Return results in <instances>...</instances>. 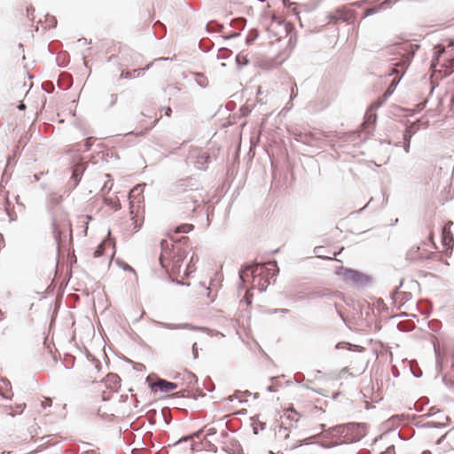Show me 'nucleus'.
Here are the masks:
<instances>
[{"instance_id": "13", "label": "nucleus", "mask_w": 454, "mask_h": 454, "mask_svg": "<svg viewBox=\"0 0 454 454\" xmlns=\"http://www.w3.org/2000/svg\"><path fill=\"white\" fill-rule=\"evenodd\" d=\"M184 200H186V204H188L189 201L192 204V210H194L196 206H199L203 201L201 194L195 191L188 192L185 195Z\"/></svg>"}, {"instance_id": "7", "label": "nucleus", "mask_w": 454, "mask_h": 454, "mask_svg": "<svg viewBox=\"0 0 454 454\" xmlns=\"http://www.w3.org/2000/svg\"><path fill=\"white\" fill-rule=\"evenodd\" d=\"M296 136L297 141H301L311 146H320V143L325 137L324 134L320 131L300 133Z\"/></svg>"}, {"instance_id": "25", "label": "nucleus", "mask_w": 454, "mask_h": 454, "mask_svg": "<svg viewBox=\"0 0 454 454\" xmlns=\"http://www.w3.org/2000/svg\"><path fill=\"white\" fill-rule=\"evenodd\" d=\"M198 261H199L198 256L193 254V255L191 257V261H190V263H189V264H188V266H187V270H190V271H192H192H194V270H195V269H194L193 265H192V264H194V262H197Z\"/></svg>"}, {"instance_id": "55", "label": "nucleus", "mask_w": 454, "mask_h": 454, "mask_svg": "<svg viewBox=\"0 0 454 454\" xmlns=\"http://www.w3.org/2000/svg\"><path fill=\"white\" fill-rule=\"evenodd\" d=\"M371 201H372V199H370V200H368L367 204L364 206L365 207L370 205Z\"/></svg>"}, {"instance_id": "10", "label": "nucleus", "mask_w": 454, "mask_h": 454, "mask_svg": "<svg viewBox=\"0 0 454 454\" xmlns=\"http://www.w3.org/2000/svg\"><path fill=\"white\" fill-rule=\"evenodd\" d=\"M407 258L411 261L423 260L429 258V254L426 252L420 251L419 247H412L406 254Z\"/></svg>"}, {"instance_id": "60", "label": "nucleus", "mask_w": 454, "mask_h": 454, "mask_svg": "<svg viewBox=\"0 0 454 454\" xmlns=\"http://www.w3.org/2000/svg\"><path fill=\"white\" fill-rule=\"evenodd\" d=\"M364 208H365V207L360 208V210L358 212H362Z\"/></svg>"}, {"instance_id": "6", "label": "nucleus", "mask_w": 454, "mask_h": 454, "mask_svg": "<svg viewBox=\"0 0 454 454\" xmlns=\"http://www.w3.org/2000/svg\"><path fill=\"white\" fill-rule=\"evenodd\" d=\"M336 274L338 276H340L342 278V279L347 284H349V285L366 286L370 281V278L368 276H366L357 270L344 268V267H339L336 270Z\"/></svg>"}, {"instance_id": "23", "label": "nucleus", "mask_w": 454, "mask_h": 454, "mask_svg": "<svg viewBox=\"0 0 454 454\" xmlns=\"http://www.w3.org/2000/svg\"><path fill=\"white\" fill-rule=\"evenodd\" d=\"M258 37V33L255 30H252L246 39L247 43H251Z\"/></svg>"}, {"instance_id": "46", "label": "nucleus", "mask_w": 454, "mask_h": 454, "mask_svg": "<svg viewBox=\"0 0 454 454\" xmlns=\"http://www.w3.org/2000/svg\"><path fill=\"white\" fill-rule=\"evenodd\" d=\"M25 107H26V106H25V104H24V103H22V102L18 106V108H19L20 110L25 109Z\"/></svg>"}, {"instance_id": "16", "label": "nucleus", "mask_w": 454, "mask_h": 454, "mask_svg": "<svg viewBox=\"0 0 454 454\" xmlns=\"http://www.w3.org/2000/svg\"><path fill=\"white\" fill-rule=\"evenodd\" d=\"M192 229H193V225L184 223V224H181V225L177 226L176 229V233H188L191 231H192Z\"/></svg>"}, {"instance_id": "50", "label": "nucleus", "mask_w": 454, "mask_h": 454, "mask_svg": "<svg viewBox=\"0 0 454 454\" xmlns=\"http://www.w3.org/2000/svg\"><path fill=\"white\" fill-rule=\"evenodd\" d=\"M258 428H260L261 430H263L264 429V424L263 423H260V425L258 426Z\"/></svg>"}, {"instance_id": "28", "label": "nucleus", "mask_w": 454, "mask_h": 454, "mask_svg": "<svg viewBox=\"0 0 454 454\" xmlns=\"http://www.w3.org/2000/svg\"><path fill=\"white\" fill-rule=\"evenodd\" d=\"M297 97V85L296 83H294L292 87H291V91H290V99L293 100L294 98H295Z\"/></svg>"}, {"instance_id": "4", "label": "nucleus", "mask_w": 454, "mask_h": 454, "mask_svg": "<svg viewBox=\"0 0 454 454\" xmlns=\"http://www.w3.org/2000/svg\"><path fill=\"white\" fill-rule=\"evenodd\" d=\"M52 231L54 238L58 243H59L63 238H66L67 231H72L71 223L67 218V215L64 212L56 211L52 215Z\"/></svg>"}, {"instance_id": "58", "label": "nucleus", "mask_w": 454, "mask_h": 454, "mask_svg": "<svg viewBox=\"0 0 454 454\" xmlns=\"http://www.w3.org/2000/svg\"><path fill=\"white\" fill-rule=\"evenodd\" d=\"M3 395L4 398H9L5 394L2 393L1 394Z\"/></svg>"}, {"instance_id": "22", "label": "nucleus", "mask_w": 454, "mask_h": 454, "mask_svg": "<svg viewBox=\"0 0 454 454\" xmlns=\"http://www.w3.org/2000/svg\"><path fill=\"white\" fill-rule=\"evenodd\" d=\"M279 436H283L285 439L288 438L289 436V431L286 427H280L278 433Z\"/></svg>"}, {"instance_id": "53", "label": "nucleus", "mask_w": 454, "mask_h": 454, "mask_svg": "<svg viewBox=\"0 0 454 454\" xmlns=\"http://www.w3.org/2000/svg\"><path fill=\"white\" fill-rule=\"evenodd\" d=\"M254 434H258V432H257V427H256V426H254Z\"/></svg>"}, {"instance_id": "56", "label": "nucleus", "mask_w": 454, "mask_h": 454, "mask_svg": "<svg viewBox=\"0 0 454 454\" xmlns=\"http://www.w3.org/2000/svg\"><path fill=\"white\" fill-rule=\"evenodd\" d=\"M371 201H372V199H370V200H368L367 204L364 206L365 207L370 205Z\"/></svg>"}, {"instance_id": "15", "label": "nucleus", "mask_w": 454, "mask_h": 454, "mask_svg": "<svg viewBox=\"0 0 454 454\" xmlns=\"http://www.w3.org/2000/svg\"><path fill=\"white\" fill-rule=\"evenodd\" d=\"M83 171H84V168L82 165H76L74 167L71 179L74 181V186H76L79 184V182L81 180V175L82 174Z\"/></svg>"}, {"instance_id": "38", "label": "nucleus", "mask_w": 454, "mask_h": 454, "mask_svg": "<svg viewBox=\"0 0 454 454\" xmlns=\"http://www.w3.org/2000/svg\"><path fill=\"white\" fill-rule=\"evenodd\" d=\"M367 120L368 121H371V122H375L376 121V115L375 114H367Z\"/></svg>"}, {"instance_id": "17", "label": "nucleus", "mask_w": 454, "mask_h": 454, "mask_svg": "<svg viewBox=\"0 0 454 454\" xmlns=\"http://www.w3.org/2000/svg\"><path fill=\"white\" fill-rule=\"evenodd\" d=\"M165 91L169 97L176 96L180 91V88L176 85L169 84L166 87Z\"/></svg>"}, {"instance_id": "44", "label": "nucleus", "mask_w": 454, "mask_h": 454, "mask_svg": "<svg viewBox=\"0 0 454 454\" xmlns=\"http://www.w3.org/2000/svg\"><path fill=\"white\" fill-rule=\"evenodd\" d=\"M192 436H189V437L183 438V439L179 440L176 443H177V444H178V443H181L183 441H187V440L192 439Z\"/></svg>"}, {"instance_id": "1", "label": "nucleus", "mask_w": 454, "mask_h": 454, "mask_svg": "<svg viewBox=\"0 0 454 454\" xmlns=\"http://www.w3.org/2000/svg\"><path fill=\"white\" fill-rule=\"evenodd\" d=\"M278 273L277 262L273 261L264 264L245 266L239 271V278L243 284L249 282L252 278V288L264 292L270 284V278L276 277Z\"/></svg>"}, {"instance_id": "54", "label": "nucleus", "mask_w": 454, "mask_h": 454, "mask_svg": "<svg viewBox=\"0 0 454 454\" xmlns=\"http://www.w3.org/2000/svg\"><path fill=\"white\" fill-rule=\"evenodd\" d=\"M4 317H3V312L0 310V321L3 320Z\"/></svg>"}, {"instance_id": "29", "label": "nucleus", "mask_w": 454, "mask_h": 454, "mask_svg": "<svg viewBox=\"0 0 454 454\" xmlns=\"http://www.w3.org/2000/svg\"><path fill=\"white\" fill-rule=\"evenodd\" d=\"M385 100H386V98L383 97L382 98H380L375 103H373L371 107L372 108H378V107L381 106L384 104Z\"/></svg>"}, {"instance_id": "3", "label": "nucleus", "mask_w": 454, "mask_h": 454, "mask_svg": "<svg viewBox=\"0 0 454 454\" xmlns=\"http://www.w3.org/2000/svg\"><path fill=\"white\" fill-rule=\"evenodd\" d=\"M396 49L398 54L402 56V59L393 63L390 74H398L400 72L403 74L404 73L414 56L415 51L419 49V45L413 43H402L398 45Z\"/></svg>"}, {"instance_id": "19", "label": "nucleus", "mask_w": 454, "mask_h": 454, "mask_svg": "<svg viewBox=\"0 0 454 454\" xmlns=\"http://www.w3.org/2000/svg\"><path fill=\"white\" fill-rule=\"evenodd\" d=\"M326 295H327V294L325 293V292L315 291V292L309 293L308 295H307V298L308 299H318V298H323V297H325Z\"/></svg>"}, {"instance_id": "42", "label": "nucleus", "mask_w": 454, "mask_h": 454, "mask_svg": "<svg viewBox=\"0 0 454 454\" xmlns=\"http://www.w3.org/2000/svg\"><path fill=\"white\" fill-rule=\"evenodd\" d=\"M171 112H172V110H171V108H170V107H166V108H165V114H166V115L170 116Z\"/></svg>"}, {"instance_id": "61", "label": "nucleus", "mask_w": 454, "mask_h": 454, "mask_svg": "<svg viewBox=\"0 0 454 454\" xmlns=\"http://www.w3.org/2000/svg\"><path fill=\"white\" fill-rule=\"evenodd\" d=\"M340 345H341V344H340V343H339V344L336 346V348H339L340 347Z\"/></svg>"}, {"instance_id": "24", "label": "nucleus", "mask_w": 454, "mask_h": 454, "mask_svg": "<svg viewBox=\"0 0 454 454\" xmlns=\"http://www.w3.org/2000/svg\"><path fill=\"white\" fill-rule=\"evenodd\" d=\"M106 246V243H101L95 250L94 256L99 257L104 254V247Z\"/></svg>"}, {"instance_id": "33", "label": "nucleus", "mask_w": 454, "mask_h": 454, "mask_svg": "<svg viewBox=\"0 0 454 454\" xmlns=\"http://www.w3.org/2000/svg\"><path fill=\"white\" fill-rule=\"evenodd\" d=\"M117 101V95L116 94H111L110 95V106H114Z\"/></svg>"}, {"instance_id": "45", "label": "nucleus", "mask_w": 454, "mask_h": 454, "mask_svg": "<svg viewBox=\"0 0 454 454\" xmlns=\"http://www.w3.org/2000/svg\"><path fill=\"white\" fill-rule=\"evenodd\" d=\"M90 139H91V138L90 137V138H88V139H87V141H86L85 145H86L87 149H89V148H90V145H91V144H90Z\"/></svg>"}, {"instance_id": "32", "label": "nucleus", "mask_w": 454, "mask_h": 454, "mask_svg": "<svg viewBox=\"0 0 454 454\" xmlns=\"http://www.w3.org/2000/svg\"><path fill=\"white\" fill-rule=\"evenodd\" d=\"M380 454H395V447L393 445L389 446L385 452H381Z\"/></svg>"}, {"instance_id": "41", "label": "nucleus", "mask_w": 454, "mask_h": 454, "mask_svg": "<svg viewBox=\"0 0 454 454\" xmlns=\"http://www.w3.org/2000/svg\"><path fill=\"white\" fill-rule=\"evenodd\" d=\"M207 31H209V32L214 31L213 24H212L211 22H210V23H208V24L207 25Z\"/></svg>"}, {"instance_id": "36", "label": "nucleus", "mask_w": 454, "mask_h": 454, "mask_svg": "<svg viewBox=\"0 0 454 454\" xmlns=\"http://www.w3.org/2000/svg\"><path fill=\"white\" fill-rule=\"evenodd\" d=\"M394 88L390 87L387 89V90L384 93V98H387L394 92Z\"/></svg>"}, {"instance_id": "26", "label": "nucleus", "mask_w": 454, "mask_h": 454, "mask_svg": "<svg viewBox=\"0 0 454 454\" xmlns=\"http://www.w3.org/2000/svg\"><path fill=\"white\" fill-rule=\"evenodd\" d=\"M52 404V401L51 398L49 397H45L42 402H41V406L43 409H46L47 407H51Z\"/></svg>"}, {"instance_id": "52", "label": "nucleus", "mask_w": 454, "mask_h": 454, "mask_svg": "<svg viewBox=\"0 0 454 454\" xmlns=\"http://www.w3.org/2000/svg\"><path fill=\"white\" fill-rule=\"evenodd\" d=\"M280 311H281L282 313H286V312H287V311H288V309H280Z\"/></svg>"}, {"instance_id": "5", "label": "nucleus", "mask_w": 454, "mask_h": 454, "mask_svg": "<svg viewBox=\"0 0 454 454\" xmlns=\"http://www.w3.org/2000/svg\"><path fill=\"white\" fill-rule=\"evenodd\" d=\"M338 432L343 434L347 442H356L366 435L367 427L363 423H348L340 426Z\"/></svg>"}, {"instance_id": "37", "label": "nucleus", "mask_w": 454, "mask_h": 454, "mask_svg": "<svg viewBox=\"0 0 454 454\" xmlns=\"http://www.w3.org/2000/svg\"><path fill=\"white\" fill-rule=\"evenodd\" d=\"M411 141H404L403 150L406 153L410 152Z\"/></svg>"}, {"instance_id": "12", "label": "nucleus", "mask_w": 454, "mask_h": 454, "mask_svg": "<svg viewBox=\"0 0 454 454\" xmlns=\"http://www.w3.org/2000/svg\"><path fill=\"white\" fill-rule=\"evenodd\" d=\"M391 4H392V0H385L379 5L366 9L363 18H366L368 16L376 14V13L380 12V11L386 10V9L389 8L391 6Z\"/></svg>"}, {"instance_id": "35", "label": "nucleus", "mask_w": 454, "mask_h": 454, "mask_svg": "<svg viewBox=\"0 0 454 454\" xmlns=\"http://www.w3.org/2000/svg\"><path fill=\"white\" fill-rule=\"evenodd\" d=\"M292 101H293V100H291V99H290V100L287 102V104L286 105V106L283 108V110H282V111H289V110H291V109H292V107H293V103H292Z\"/></svg>"}, {"instance_id": "27", "label": "nucleus", "mask_w": 454, "mask_h": 454, "mask_svg": "<svg viewBox=\"0 0 454 454\" xmlns=\"http://www.w3.org/2000/svg\"><path fill=\"white\" fill-rule=\"evenodd\" d=\"M442 382L444 383V385H446L447 387H452L454 386V379L452 378H447V376H443L442 377Z\"/></svg>"}, {"instance_id": "57", "label": "nucleus", "mask_w": 454, "mask_h": 454, "mask_svg": "<svg viewBox=\"0 0 454 454\" xmlns=\"http://www.w3.org/2000/svg\"><path fill=\"white\" fill-rule=\"evenodd\" d=\"M371 201H372V199H370V200H368L367 204L364 206L365 207L370 205Z\"/></svg>"}, {"instance_id": "14", "label": "nucleus", "mask_w": 454, "mask_h": 454, "mask_svg": "<svg viewBox=\"0 0 454 454\" xmlns=\"http://www.w3.org/2000/svg\"><path fill=\"white\" fill-rule=\"evenodd\" d=\"M419 129L418 122L411 123L405 129L403 133V141H411L412 136L418 131Z\"/></svg>"}, {"instance_id": "47", "label": "nucleus", "mask_w": 454, "mask_h": 454, "mask_svg": "<svg viewBox=\"0 0 454 454\" xmlns=\"http://www.w3.org/2000/svg\"><path fill=\"white\" fill-rule=\"evenodd\" d=\"M239 33H234V34H232V35H229L227 38H233V37H237V36H239Z\"/></svg>"}, {"instance_id": "11", "label": "nucleus", "mask_w": 454, "mask_h": 454, "mask_svg": "<svg viewBox=\"0 0 454 454\" xmlns=\"http://www.w3.org/2000/svg\"><path fill=\"white\" fill-rule=\"evenodd\" d=\"M176 387H177V385L176 383L168 381L166 380H158L153 385V388H156L161 393H167L170 390L176 389Z\"/></svg>"}, {"instance_id": "9", "label": "nucleus", "mask_w": 454, "mask_h": 454, "mask_svg": "<svg viewBox=\"0 0 454 454\" xmlns=\"http://www.w3.org/2000/svg\"><path fill=\"white\" fill-rule=\"evenodd\" d=\"M434 354H435V364L437 371L442 370V363H443V357L448 355H451L454 358V352L451 353L449 347L444 346L442 348V354L441 353V350L434 345Z\"/></svg>"}, {"instance_id": "48", "label": "nucleus", "mask_w": 454, "mask_h": 454, "mask_svg": "<svg viewBox=\"0 0 454 454\" xmlns=\"http://www.w3.org/2000/svg\"><path fill=\"white\" fill-rule=\"evenodd\" d=\"M59 199H60V196L55 195L52 200H54L56 202H58Z\"/></svg>"}, {"instance_id": "43", "label": "nucleus", "mask_w": 454, "mask_h": 454, "mask_svg": "<svg viewBox=\"0 0 454 454\" xmlns=\"http://www.w3.org/2000/svg\"><path fill=\"white\" fill-rule=\"evenodd\" d=\"M121 78L128 79V78H130V77H131V75H130L129 73H127V74H121Z\"/></svg>"}, {"instance_id": "34", "label": "nucleus", "mask_w": 454, "mask_h": 454, "mask_svg": "<svg viewBox=\"0 0 454 454\" xmlns=\"http://www.w3.org/2000/svg\"><path fill=\"white\" fill-rule=\"evenodd\" d=\"M215 434H216V429L215 427H208L207 429V436L213 435Z\"/></svg>"}, {"instance_id": "21", "label": "nucleus", "mask_w": 454, "mask_h": 454, "mask_svg": "<svg viewBox=\"0 0 454 454\" xmlns=\"http://www.w3.org/2000/svg\"><path fill=\"white\" fill-rule=\"evenodd\" d=\"M209 157L206 154H202L198 158L197 164L199 168H202L208 161Z\"/></svg>"}, {"instance_id": "8", "label": "nucleus", "mask_w": 454, "mask_h": 454, "mask_svg": "<svg viewBox=\"0 0 454 454\" xmlns=\"http://www.w3.org/2000/svg\"><path fill=\"white\" fill-rule=\"evenodd\" d=\"M160 325L162 327H164L166 329H169V330L188 329V330L199 331V332H206L207 331V329L205 327L192 325L188 323L172 324V323L161 322V323H160Z\"/></svg>"}, {"instance_id": "18", "label": "nucleus", "mask_w": 454, "mask_h": 454, "mask_svg": "<svg viewBox=\"0 0 454 454\" xmlns=\"http://www.w3.org/2000/svg\"><path fill=\"white\" fill-rule=\"evenodd\" d=\"M247 20L245 18H238L232 20L231 26L236 28H243L246 25Z\"/></svg>"}, {"instance_id": "51", "label": "nucleus", "mask_w": 454, "mask_h": 454, "mask_svg": "<svg viewBox=\"0 0 454 454\" xmlns=\"http://www.w3.org/2000/svg\"><path fill=\"white\" fill-rule=\"evenodd\" d=\"M201 286H202L206 290H210V287H209V286H206L204 284H201Z\"/></svg>"}, {"instance_id": "31", "label": "nucleus", "mask_w": 454, "mask_h": 454, "mask_svg": "<svg viewBox=\"0 0 454 454\" xmlns=\"http://www.w3.org/2000/svg\"><path fill=\"white\" fill-rule=\"evenodd\" d=\"M192 349L193 359H197L198 356H199V352H198V348H197L196 342L193 343Z\"/></svg>"}, {"instance_id": "20", "label": "nucleus", "mask_w": 454, "mask_h": 454, "mask_svg": "<svg viewBox=\"0 0 454 454\" xmlns=\"http://www.w3.org/2000/svg\"><path fill=\"white\" fill-rule=\"evenodd\" d=\"M25 407H26L25 403H19V404H17L15 406V409H13L12 407H10V409H11L10 414L12 416H14V414H16V413L20 414V413H21L24 411Z\"/></svg>"}, {"instance_id": "30", "label": "nucleus", "mask_w": 454, "mask_h": 454, "mask_svg": "<svg viewBox=\"0 0 454 454\" xmlns=\"http://www.w3.org/2000/svg\"><path fill=\"white\" fill-rule=\"evenodd\" d=\"M108 380H112L114 384H117L120 381V378L116 374H109Z\"/></svg>"}, {"instance_id": "39", "label": "nucleus", "mask_w": 454, "mask_h": 454, "mask_svg": "<svg viewBox=\"0 0 454 454\" xmlns=\"http://www.w3.org/2000/svg\"><path fill=\"white\" fill-rule=\"evenodd\" d=\"M123 270H129V271H131V272H135V270H133V268L131 266H129V264H125L123 266Z\"/></svg>"}, {"instance_id": "2", "label": "nucleus", "mask_w": 454, "mask_h": 454, "mask_svg": "<svg viewBox=\"0 0 454 454\" xmlns=\"http://www.w3.org/2000/svg\"><path fill=\"white\" fill-rule=\"evenodd\" d=\"M170 247H173V244L168 240L162 239L160 241L161 253L159 260L163 268H168L172 263L173 270H177L184 258V252L181 249L172 252Z\"/></svg>"}, {"instance_id": "59", "label": "nucleus", "mask_w": 454, "mask_h": 454, "mask_svg": "<svg viewBox=\"0 0 454 454\" xmlns=\"http://www.w3.org/2000/svg\"><path fill=\"white\" fill-rule=\"evenodd\" d=\"M4 382L7 383V384H10L8 380H3Z\"/></svg>"}, {"instance_id": "49", "label": "nucleus", "mask_w": 454, "mask_h": 454, "mask_svg": "<svg viewBox=\"0 0 454 454\" xmlns=\"http://www.w3.org/2000/svg\"><path fill=\"white\" fill-rule=\"evenodd\" d=\"M258 428H260L261 430H263L264 429V424L263 423H260V425L258 426Z\"/></svg>"}, {"instance_id": "40", "label": "nucleus", "mask_w": 454, "mask_h": 454, "mask_svg": "<svg viewBox=\"0 0 454 454\" xmlns=\"http://www.w3.org/2000/svg\"><path fill=\"white\" fill-rule=\"evenodd\" d=\"M400 81V78L398 80H395L394 79L390 84V87H393L395 89V87L396 86V84L399 82Z\"/></svg>"}]
</instances>
